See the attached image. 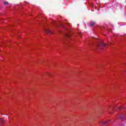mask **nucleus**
Masks as SVG:
<instances>
[{"mask_svg":"<svg viewBox=\"0 0 126 126\" xmlns=\"http://www.w3.org/2000/svg\"><path fill=\"white\" fill-rule=\"evenodd\" d=\"M95 24V23L94 22H92L90 24V26L92 27V26H94V25Z\"/></svg>","mask_w":126,"mask_h":126,"instance_id":"nucleus-3","label":"nucleus"},{"mask_svg":"<svg viewBox=\"0 0 126 126\" xmlns=\"http://www.w3.org/2000/svg\"><path fill=\"white\" fill-rule=\"evenodd\" d=\"M92 6H94V4H92Z\"/></svg>","mask_w":126,"mask_h":126,"instance_id":"nucleus-8","label":"nucleus"},{"mask_svg":"<svg viewBox=\"0 0 126 126\" xmlns=\"http://www.w3.org/2000/svg\"><path fill=\"white\" fill-rule=\"evenodd\" d=\"M101 125H103V126H107L108 124V121H106V122L101 121Z\"/></svg>","mask_w":126,"mask_h":126,"instance_id":"nucleus-2","label":"nucleus"},{"mask_svg":"<svg viewBox=\"0 0 126 126\" xmlns=\"http://www.w3.org/2000/svg\"><path fill=\"white\" fill-rule=\"evenodd\" d=\"M119 119H121V120H126V115L125 114H123L120 118Z\"/></svg>","mask_w":126,"mask_h":126,"instance_id":"nucleus-1","label":"nucleus"},{"mask_svg":"<svg viewBox=\"0 0 126 126\" xmlns=\"http://www.w3.org/2000/svg\"><path fill=\"white\" fill-rule=\"evenodd\" d=\"M67 37H68V35H67Z\"/></svg>","mask_w":126,"mask_h":126,"instance_id":"nucleus-9","label":"nucleus"},{"mask_svg":"<svg viewBox=\"0 0 126 126\" xmlns=\"http://www.w3.org/2000/svg\"><path fill=\"white\" fill-rule=\"evenodd\" d=\"M122 108L123 109V110L125 111L126 110V109H125V108L122 107Z\"/></svg>","mask_w":126,"mask_h":126,"instance_id":"nucleus-7","label":"nucleus"},{"mask_svg":"<svg viewBox=\"0 0 126 126\" xmlns=\"http://www.w3.org/2000/svg\"><path fill=\"white\" fill-rule=\"evenodd\" d=\"M3 3L4 4V5H8V4H9L8 2H4Z\"/></svg>","mask_w":126,"mask_h":126,"instance_id":"nucleus-4","label":"nucleus"},{"mask_svg":"<svg viewBox=\"0 0 126 126\" xmlns=\"http://www.w3.org/2000/svg\"><path fill=\"white\" fill-rule=\"evenodd\" d=\"M121 126H123V125H121Z\"/></svg>","mask_w":126,"mask_h":126,"instance_id":"nucleus-10","label":"nucleus"},{"mask_svg":"<svg viewBox=\"0 0 126 126\" xmlns=\"http://www.w3.org/2000/svg\"><path fill=\"white\" fill-rule=\"evenodd\" d=\"M0 121L1 122V123H4V122H3V119L0 118Z\"/></svg>","mask_w":126,"mask_h":126,"instance_id":"nucleus-6","label":"nucleus"},{"mask_svg":"<svg viewBox=\"0 0 126 126\" xmlns=\"http://www.w3.org/2000/svg\"><path fill=\"white\" fill-rule=\"evenodd\" d=\"M101 45H102V46H103V47H106V44L104 43H102Z\"/></svg>","mask_w":126,"mask_h":126,"instance_id":"nucleus-5","label":"nucleus"}]
</instances>
